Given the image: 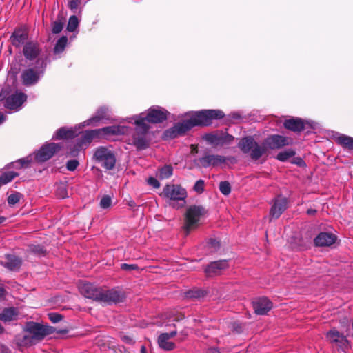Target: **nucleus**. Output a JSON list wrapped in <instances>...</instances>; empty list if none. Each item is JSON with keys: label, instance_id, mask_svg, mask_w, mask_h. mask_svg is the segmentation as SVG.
<instances>
[{"label": "nucleus", "instance_id": "nucleus-1", "mask_svg": "<svg viewBox=\"0 0 353 353\" xmlns=\"http://www.w3.org/2000/svg\"><path fill=\"white\" fill-rule=\"evenodd\" d=\"M190 119L178 123L173 128L166 131V136L175 138L184 134L187 131L196 125H208L213 119H221L224 113L219 110H203L190 112Z\"/></svg>", "mask_w": 353, "mask_h": 353}, {"label": "nucleus", "instance_id": "nucleus-2", "mask_svg": "<svg viewBox=\"0 0 353 353\" xmlns=\"http://www.w3.org/2000/svg\"><path fill=\"white\" fill-rule=\"evenodd\" d=\"M79 290L85 297L107 304L119 303L123 299V294L119 291L103 290L88 283H81Z\"/></svg>", "mask_w": 353, "mask_h": 353}, {"label": "nucleus", "instance_id": "nucleus-3", "mask_svg": "<svg viewBox=\"0 0 353 353\" xmlns=\"http://www.w3.org/2000/svg\"><path fill=\"white\" fill-rule=\"evenodd\" d=\"M161 196L167 199L168 204L175 209L185 206L187 192L181 186L175 184H168L163 189Z\"/></svg>", "mask_w": 353, "mask_h": 353}, {"label": "nucleus", "instance_id": "nucleus-4", "mask_svg": "<svg viewBox=\"0 0 353 353\" xmlns=\"http://www.w3.org/2000/svg\"><path fill=\"white\" fill-rule=\"evenodd\" d=\"M143 119H131L128 117L126 119L128 122L134 123L136 125L135 132H134L132 139H130V143L134 145L138 150H143L148 147V140L147 134L149 130V125H145L143 123Z\"/></svg>", "mask_w": 353, "mask_h": 353}, {"label": "nucleus", "instance_id": "nucleus-5", "mask_svg": "<svg viewBox=\"0 0 353 353\" xmlns=\"http://www.w3.org/2000/svg\"><path fill=\"white\" fill-rule=\"evenodd\" d=\"M238 146L244 154H249L250 158L253 160L259 159L266 153L264 143L259 144L252 137L243 138L239 141Z\"/></svg>", "mask_w": 353, "mask_h": 353}, {"label": "nucleus", "instance_id": "nucleus-6", "mask_svg": "<svg viewBox=\"0 0 353 353\" xmlns=\"http://www.w3.org/2000/svg\"><path fill=\"white\" fill-rule=\"evenodd\" d=\"M46 67L45 58H38L34 67L26 69L21 74V79L25 85H32L37 83L43 75Z\"/></svg>", "mask_w": 353, "mask_h": 353}, {"label": "nucleus", "instance_id": "nucleus-7", "mask_svg": "<svg viewBox=\"0 0 353 353\" xmlns=\"http://www.w3.org/2000/svg\"><path fill=\"white\" fill-rule=\"evenodd\" d=\"M205 210L201 205L190 206L185 213L184 230L188 234L190 230L198 227L201 219L205 214Z\"/></svg>", "mask_w": 353, "mask_h": 353}, {"label": "nucleus", "instance_id": "nucleus-8", "mask_svg": "<svg viewBox=\"0 0 353 353\" xmlns=\"http://www.w3.org/2000/svg\"><path fill=\"white\" fill-rule=\"evenodd\" d=\"M94 159L98 164L108 170H112L116 164L115 154L109 148H97L94 153Z\"/></svg>", "mask_w": 353, "mask_h": 353}, {"label": "nucleus", "instance_id": "nucleus-9", "mask_svg": "<svg viewBox=\"0 0 353 353\" xmlns=\"http://www.w3.org/2000/svg\"><path fill=\"white\" fill-rule=\"evenodd\" d=\"M168 112L159 106H153L148 110L147 113H141L139 114L131 117V119H143V123L145 125L148 123H161L167 119Z\"/></svg>", "mask_w": 353, "mask_h": 353}, {"label": "nucleus", "instance_id": "nucleus-10", "mask_svg": "<svg viewBox=\"0 0 353 353\" xmlns=\"http://www.w3.org/2000/svg\"><path fill=\"white\" fill-rule=\"evenodd\" d=\"M61 148V145L59 143H46L34 154V159L37 162H45L57 152Z\"/></svg>", "mask_w": 353, "mask_h": 353}, {"label": "nucleus", "instance_id": "nucleus-11", "mask_svg": "<svg viewBox=\"0 0 353 353\" xmlns=\"http://www.w3.org/2000/svg\"><path fill=\"white\" fill-rule=\"evenodd\" d=\"M25 328L26 332L30 333L36 343L50 333L48 327L34 322L28 323Z\"/></svg>", "mask_w": 353, "mask_h": 353}, {"label": "nucleus", "instance_id": "nucleus-12", "mask_svg": "<svg viewBox=\"0 0 353 353\" xmlns=\"http://www.w3.org/2000/svg\"><path fill=\"white\" fill-rule=\"evenodd\" d=\"M110 119V111L107 107L99 108L95 114L89 119L85 121L80 125L84 126H97L99 123L103 120H107Z\"/></svg>", "mask_w": 353, "mask_h": 353}, {"label": "nucleus", "instance_id": "nucleus-13", "mask_svg": "<svg viewBox=\"0 0 353 353\" xmlns=\"http://www.w3.org/2000/svg\"><path fill=\"white\" fill-rule=\"evenodd\" d=\"M23 54L26 60L34 61V64H36V61L38 58H43L40 56L41 48L38 43L34 41L28 42L24 45Z\"/></svg>", "mask_w": 353, "mask_h": 353}, {"label": "nucleus", "instance_id": "nucleus-14", "mask_svg": "<svg viewBox=\"0 0 353 353\" xmlns=\"http://www.w3.org/2000/svg\"><path fill=\"white\" fill-rule=\"evenodd\" d=\"M26 99V94L17 91L6 99V105L10 110L18 111Z\"/></svg>", "mask_w": 353, "mask_h": 353}, {"label": "nucleus", "instance_id": "nucleus-15", "mask_svg": "<svg viewBox=\"0 0 353 353\" xmlns=\"http://www.w3.org/2000/svg\"><path fill=\"white\" fill-rule=\"evenodd\" d=\"M266 151L268 149H279L283 146L289 145V140L287 137L281 135H271L266 138L263 141Z\"/></svg>", "mask_w": 353, "mask_h": 353}, {"label": "nucleus", "instance_id": "nucleus-16", "mask_svg": "<svg viewBox=\"0 0 353 353\" xmlns=\"http://www.w3.org/2000/svg\"><path fill=\"white\" fill-rule=\"evenodd\" d=\"M288 200L285 197L278 196L273 203L270 209V215L272 219H278L281 214L286 210Z\"/></svg>", "mask_w": 353, "mask_h": 353}, {"label": "nucleus", "instance_id": "nucleus-17", "mask_svg": "<svg viewBox=\"0 0 353 353\" xmlns=\"http://www.w3.org/2000/svg\"><path fill=\"white\" fill-rule=\"evenodd\" d=\"M226 158L221 155L207 154L199 159V163L203 168H208L210 166H218L224 163Z\"/></svg>", "mask_w": 353, "mask_h": 353}, {"label": "nucleus", "instance_id": "nucleus-18", "mask_svg": "<svg viewBox=\"0 0 353 353\" xmlns=\"http://www.w3.org/2000/svg\"><path fill=\"white\" fill-rule=\"evenodd\" d=\"M128 130V128L123 125L107 126L101 129H97L100 138L108 137L110 135L123 134Z\"/></svg>", "mask_w": 353, "mask_h": 353}, {"label": "nucleus", "instance_id": "nucleus-19", "mask_svg": "<svg viewBox=\"0 0 353 353\" xmlns=\"http://www.w3.org/2000/svg\"><path fill=\"white\" fill-rule=\"evenodd\" d=\"M252 303L255 313L259 315L265 314L272 307L271 301L265 297L256 299Z\"/></svg>", "mask_w": 353, "mask_h": 353}, {"label": "nucleus", "instance_id": "nucleus-20", "mask_svg": "<svg viewBox=\"0 0 353 353\" xmlns=\"http://www.w3.org/2000/svg\"><path fill=\"white\" fill-rule=\"evenodd\" d=\"M177 331L176 329L171 331L170 333H163L160 334L158 339V343L161 348L165 350H172L174 348V343L170 341V339L176 336Z\"/></svg>", "mask_w": 353, "mask_h": 353}, {"label": "nucleus", "instance_id": "nucleus-21", "mask_svg": "<svg viewBox=\"0 0 353 353\" xmlns=\"http://www.w3.org/2000/svg\"><path fill=\"white\" fill-rule=\"evenodd\" d=\"M229 266L228 261L221 260L210 263L205 270V273L212 276L221 273L223 270L228 268Z\"/></svg>", "mask_w": 353, "mask_h": 353}, {"label": "nucleus", "instance_id": "nucleus-22", "mask_svg": "<svg viewBox=\"0 0 353 353\" xmlns=\"http://www.w3.org/2000/svg\"><path fill=\"white\" fill-rule=\"evenodd\" d=\"M336 240L335 235L327 233L321 232L315 239L314 243L316 246H330Z\"/></svg>", "mask_w": 353, "mask_h": 353}, {"label": "nucleus", "instance_id": "nucleus-23", "mask_svg": "<svg viewBox=\"0 0 353 353\" xmlns=\"http://www.w3.org/2000/svg\"><path fill=\"white\" fill-rule=\"evenodd\" d=\"M100 138L97 129L85 131L81 137V141L77 143V150L79 151L84 145L87 146L94 139Z\"/></svg>", "mask_w": 353, "mask_h": 353}, {"label": "nucleus", "instance_id": "nucleus-24", "mask_svg": "<svg viewBox=\"0 0 353 353\" xmlns=\"http://www.w3.org/2000/svg\"><path fill=\"white\" fill-rule=\"evenodd\" d=\"M19 311L15 307L5 308L0 313V321L4 323L17 321L19 319Z\"/></svg>", "mask_w": 353, "mask_h": 353}, {"label": "nucleus", "instance_id": "nucleus-25", "mask_svg": "<svg viewBox=\"0 0 353 353\" xmlns=\"http://www.w3.org/2000/svg\"><path fill=\"white\" fill-rule=\"evenodd\" d=\"M284 126L285 128L290 130L294 132H301L304 129V122L302 119L299 118H292L285 120L284 122Z\"/></svg>", "mask_w": 353, "mask_h": 353}, {"label": "nucleus", "instance_id": "nucleus-26", "mask_svg": "<svg viewBox=\"0 0 353 353\" xmlns=\"http://www.w3.org/2000/svg\"><path fill=\"white\" fill-rule=\"evenodd\" d=\"M15 341L17 345L20 347L30 346L36 343L30 333L26 332V328H24L23 332L22 334L16 336Z\"/></svg>", "mask_w": 353, "mask_h": 353}, {"label": "nucleus", "instance_id": "nucleus-27", "mask_svg": "<svg viewBox=\"0 0 353 353\" xmlns=\"http://www.w3.org/2000/svg\"><path fill=\"white\" fill-rule=\"evenodd\" d=\"M334 139L336 143L350 150H353V138L343 134L337 133Z\"/></svg>", "mask_w": 353, "mask_h": 353}, {"label": "nucleus", "instance_id": "nucleus-28", "mask_svg": "<svg viewBox=\"0 0 353 353\" xmlns=\"http://www.w3.org/2000/svg\"><path fill=\"white\" fill-rule=\"evenodd\" d=\"M327 338L331 343H334L337 345L343 344L347 341L344 335L334 329L331 330L327 333Z\"/></svg>", "mask_w": 353, "mask_h": 353}, {"label": "nucleus", "instance_id": "nucleus-29", "mask_svg": "<svg viewBox=\"0 0 353 353\" xmlns=\"http://www.w3.org/2000/svg\"><path fill=\"white\" fill-rule=\"evenodd\" d=\"M12 43L16 46H20L24 43L25 41L28 39V34L26 31L22 30H17L14 32L12 36Z\"/></svg>", "mask_w": 353, "mask_h": 353}, {"label": "nucleus", "instance_id": "nucleus-30", "mask_svg": "<svg viewBox=\"0 0 353 353\" xmlns=\"http://www.w3.org/2000/svg\"><path fill=\"white\" fill-rule=\"evenodd\" d=\"M76 135V132L72 129H66L65 128L57 130L53 135V139H70Z\"/></svg>", "mask_w": 353, "mask_h": 353}, {"label": "nucleus", "instance_id": "nucleus-31", "mask_svg": "<svg viewBox=\"0 0 353 353\" xmlns=\"http://www.w3.org/2000/svg\"><path fill=\"white\" fill-rule=\"evenodd\" d=\"M21 264V261L16 256L8 255L7 261L5 263V266L10 270H17L19 268Z\"/></svg>", "mask_w": 353, "mask_h": 353}, {"label": "nucleus", "instance_id": "nucleus-32", "mask_svg": "<svg viewBox=\"0 0 353 353\" xmlns=\"http://www.w3.org/2000/svg\"><path fill=\"white\" fill-rule=\"evenodd\" d=\"M19 174L14 171H8L3 172L0 176V186L2 185L7 184L10 182L12 179H14Z\"/></svg>", "mask_w": 353, "mask_h": 353}, {"label": "nucleus", "instance_id": "nucleus-33", "mask_svg": "<svg viewBox=\"0 0 353 353\" xmlns=\"http://www.w3.org/2000/svg\"><path fill=\"white\" fill-rule=\"evenodd\" d=\"M32 156H28L26 158L20 159L11 163L12 166L15 168H26L32 161Z\"/></svg>", "mask_w": 353, "mask_h": 353}, {"label": "nucleus", "instance_id": "nucleus-34", "mask_svg": "<svg viewBox=\"0 0 353 353\" xmlns=\"http://www.w3.org/2000/svg\"><path fill=\"white\" fill-rule=\"evenodd\" d=\"M173 168L171 165H164L159 170L157 176L161 179H168L172 175Z\"/></svg>", "mask_w": 353, "mask_h": 353}, {"label": "nucleus", "instance_id": "nucleus-35", "mask_svg": "<svg viewBox=\"0 0 353 353\" xmlns=\"http://www.w3.org/2000/svg\"><path fill=\"white\" fill-rule=\"evenodd\" d=\"M68 39L66 37L63 36L61 37L56 43V45L54 48V54H60L61 53L67 44Z\"/></svg>", "mask_w": 353, "mask_h": 353}, {"label": "nucleus", "instance_id": "nucleus-36", "mask_svg": "<svg viewBox=\"0 0 353 353\" xmlns=\"http://www.w3.org/2000/svg\"><path fill=\"white\" fill-rule=\"evenodd\" d=\"M79 26V20L77 16L72 15L69 18L67 30L69 32H74Z\"/></svg>", "mask_w": 353, "mask_h": 353}, {"label": "nucleus", "instance_id": "nucleus-37", "mask_svg": "<svg viewBox=\"0 0 353 353\" xmlns=\"http://www.w3.org/2000/svg\"><path fill=\"white\" fill-rule=\"evenodd\" d=\"M205 138L206 141H208L209 143L215 144L221 142L222 140V136L219 135L217 133L208 134L205 135Z\"/></svg>", "mask_w": 353, "mask_h": 353}, {"label": "nucleus", "instance_id": "nucleus-38", "mask_svg": "<svg viewBox=\"0 0 353 353\" xmlns=\"http://www.w3.org/2000/svg\"><path fill=\"white\" fill-rule=\"evenodd\" d=\"M294 154H295L294 152L291 150L281 152L277 154V159H279L281 161H285L289 158L293 157Z\"/></svg>", "mask_w": 353, "mask_h": 353}, {"label": "nucleus", "instance_id": "nucleus-39", "mask_svg": "<svg viewBox=\"0 0 353 353\" xmlns=\"http://www.w3.org/2000/svg\"><path fill=\"white\" fill-rule=\"evenodd\" d=\"M219 190L220 192L227 196L230 194L231 192V185L229 182L228 181H221L219 184Z\"/></svg>", "mask_w": 353, "mask_h": 353}, {"label": "nucleus", "instance_id": "nucleus-40", "mask_svg": "<svg viewBox=\"0 0 353 353\" xmlns=\"http://www.w3.org/2000/svg\"><path fill=\"white\" fill-rule=\"evenodd\" d=\"M63 28V22L61 19H58L52 23V31L54 34L59 33Z\"/></svg>", "mask_w": 353, "mask_h": 353}, {"label": "nucleus", "instance_id": "nucleus-41", "mask_svg": "<svg viewBox=\"0 0 353 353\" xmlns=\"http://www.w3.org/2000/svg\"><path fill=\"white\" fill-rule=\"evenodd\" d=\"M20 198L21 194L18 192L11 194L8 198V203L10 205H14L19 201Z\"/></svg>", "mask_w": 353, "mask_h": 353}, {"label": "nucleus", "instance_id": "nucleus-42", "mask_svg": "<svg viewBox=\"0 0 353 353\" xmlns=\"http://www.w3.org/2000/svg\"><path fill=\"white\" fill-rule=\"evenodd\" d=\"M112 199L110 196L105 195L103 196L100 201V207L103 209L108 208L111 206Z\"/></svg>", "mask_w": 353, "mask_h": 353}, {"label": "nucleus", "instance_id": "nucleus-43", "mask_svg": "<svg viewBox=\"0 0 353 353\" xmlns=\"http://www.w3.org/2000/svg\"><path fill=\"white\" fill-rule=\"evenodd\" d=\"M79 163L76 159L70 160L66 163V168L69 171H74L77 169Z\"/></svg>", "mask_w": 353, "mask_h": 353}, {"label": "nucleus", "instance_id": "nucleus-44", "mask_svg": "<svg viewBox=\"0 0 353 353\" xmlns=\"http://www.w3.org/2000/svg\"><path fill=\"white\" fill-rule=\"evenodd\" d=\"M121 268L125 271L137 270L139 267L135 264L122 263Z\"/></svg>", "mask_w": 353, "mask_h": 353}, {"label": "nucleus", "instance_id": "nucleus-45", "mask_svg": "<svg viewBox=\"0 0 353 353\" xmlns=\"http://www.w3.org/2000/svg\"><path fill=\"white\" fill-rule=\"evenodd\" d=\"M48 317H49L50 320L54 323L59 322L62 319V316L61 314H59L57 313H53V312L49 313Z\"/></svg>", "mask_w": 353, "mask_h": 353}, {"label": "nucleus", "instance_id": "nucleus-46", "mask_svg": "<svg viewBox=\"0 0 353 353\" xmlns=\"http://www.w3.org/2000/svg\"><path fill=\"white\" fill-rule=\"evenodd\" d=\"M204 188V182L202 180H199L196 182L194 189L197 192H202Z\"/></svg>", "mask_w": 353, "mask_h": 353}, {"label": "nucleus", "instance_id": "nucleus-47", "mask_svg": "<svg viewBox=\"0 0 353 353\" xmlns=\"http://www.w3.org/2000/svg\"><path fill=\"white\" fill-rule=\"evenodd\" d=\"M208 246L212 251H216L219 248L220 245L216 240L211 239L208 243Z\"/></svg>", "mask_w": 353, "mask_h": 353}, {"label": "nucleus", "instance_id": "nucleus-48", "mask_svg": "<svg viewBox=\"0 0 353 353\" xmlns=\"http://www.w3.org/2000/svg\"><path fill=\"white\" fill-rule=\"evenodd\" d=\"M148 183L154 188H157L160 186L159 182L154 177H150L148 179Z\"/></svg>", "mask_w": 353, "mask_h": 353}, {"label": "nucleus", "instance_id": "nucleus-49", "mask_svg": "<svg viewBox=\"0 0 353 353\" xmlns=\"http://www.w3.org/2000/svg\"><path fill=\"white\" fill-rule=\"evenodd\" d=\"M80 3V0H70L68 2V7L72 10H76Z\"/></svg>", "mask_w": 353, "mask_h": 353}, {"label": "nucleus", "instance_id": "nucleus-50", "mask_svg": "<svg viewBox=\"0 0 353 353\" xmlns=\"http://www.w3.org/2000/svg\"><path fill=\"white\" fill-rule=\"evenodd\" d=\"M121 340L127 343V344H129V345H132L134 344V341L133 340V339L130 336H128V335H123L121 336Z\"/></svg>", "mask_w": 353, "mask_h": 353}, {"label": "nucleus", "instance_id": "nucleus-51", "mask_svg": "<svg viewBox=\"0 0 353 353\" xmlns=\"http://www.w3.org/2000/svg\"><path fill=\"white\" fill-rule=\"evenodd\" d=\"M234 139V137L230 134H226L224 137H222L221 142L223 143H230Z\"/></svg>", "mask_w": 353, "mask_h": 353}, {"label": "nucleus", "instance_id": "nucleus-52", "mask_svg": "<svg viewBox=\"0 0 353 353\" xmlns=\"http://www.w3.org/2000/svg\"><path fill=\"white\" fill-rule=\"evenodd\" d=\"M58 194L61 198H64L67 196V192L65 188H61L58 190Z\"/></svg>", "mask_w": 353, "mask_h": 353}, {"label": "nucleus", "instance_id": "nucleus-53", "mask_svg": "<svg viewBox=\"0 0 353 353\" xmlns=\"http://www.w3.org/2000/svg\"><path fill=\"white\" fill-rule=\"evenodd\" d=\"M6 117L2 112H0V124L6 121Z\"/></svg>", "mask_w": 353, "mask_h": 353}, {"label": "nucleus", "instance_id": "nucleus-54", "mask_svg": "<svg viewBox=\"0 0 353 353\" xmlns=\"http://www.w3.org/2000/svg\"><path fill=\"white\" fill-rule=\"evenodd\" d=\"M184 318V316L183 315H180V316H174V317H172V321H178Z\"/></svg>", "mask_w": 353, "mask_h": 353}, {"label": "nucleus", "instance_id": "nucleus-55", "mask_svg": "<svg viewBox=\"0 0 353 353\" xmlns=\"http://www.w3.org/2000/svg\"><path fill=\"white\" fill-rule=\"evenodd\" d=\"M316 210H314V209H309L307 210V213L310 215H313L316 213Z\"/></svg>", "mask_w": 353, "mask_h": 353}, {"label": "nucleus", "instance_id": "nucleus-56", "mask_svg": "<svg viewBox=\"0 0 353 353\" xmlns=\"http://www.w3.org/2000/svg\"><path fill=\"white\" fill-rule=\"evenodd\" d=\"M208 353H219V352L216 348H211L208 350Z\"/></svg>", "mask_w": 353, "mask_h": 353}, {"label": "nucleus", "instance_id": "nucleus-57", "mask_svg": "<svg viewBox=\"0 0 353 353\" xmlns=\"http://www.w3.org/2000/svg\"><path fill=\"white\" fill-rule=\"evenodd\" d=\"M4 289L0 285V298H1L4 294Z\"/></svg>", "mask_w": 353, "mask_h": 353}, {"label": "nucleus", "instance_id": "nucleus-58", "mask_svg": "<svg viewBox=\"0 0 353 353\" xmlns=\"http://www.w3.org/2000/svg\"><path fill=\"white\" fill-rule=\"evenodd\" d=\"M6 217L0 216V224L3 223L6 221Z\"/></svg>", "mask_w": 353, "mask_h": 353}, {"label": "nucleus", "instance_id": "nucleus-59", "mask_svg": "<svg viewBox=\"0 0 353 353\" xmlns=\"http://www.w3.org/2000/svg\"><path fill=\"white\" fill-rule=\"evenodd\" d=\"M141 353H145V347L144 346L141 347Z\"/></svg>", "mask_w": 353, "mask_h": 353}, {"label": "nucleus", "instance_id": "nucleus-60", "mask_svg": "<svg viewBox=\"0 0 353 353\" xmlns=\"http://www.w3.org/2000/svg\"><path fill=\"white\" fill-rule=\"evenodd\" d=\"M129 205L131 206V207H134V203L133 201H130L129 203Z\"/></svg>", "mask_w": 353, "mask_h": 353}, {"label": "nucleus", "instance_id": "nucleus-61", "mask_svg": "<svg viewBox=\"0 0 353 353\" xmlns=\"http://www.w3.org/2000/svg\"><path fill=\"white\" fill-rule=\"evenodd\" d=\"M70 154H71V155H74V152H71Z\"/></svg>", "mask_w": 353, "mask_h": 353}]
</instances>
